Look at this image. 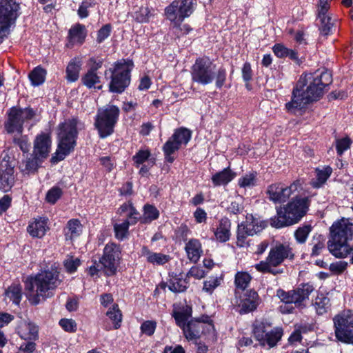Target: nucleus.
Wrapping results in <instances>:
<instances>
[{"label":"nucleus","instance_id":"bb28decb","mask_svg":"<svg viewBox=\"0 0 353 353\" xmlns=\"http://www.w3.org/2000/svg\"><path fill=\"white\" fill-rule=\"evenodd\" d=\"M17 332L21 339L32 340L37 337L38 329L34 324L21 320L17 327Z\"/></svg>","mask_w":353,"mask_h":353},{"label":"nucleus","instance_id":"e433bc0d","mask_svg":"<svg viewBox=\"0 0 353 353\" xmlns=\"http://www.w3.org/2000/svg\"><path fill=\"white\" fill-rule=\"evenodd\" d=\"M179 148L180 145L170 137L163 147L165 161L169 163H172L174 160V157H172V154L177 151Z\"/></svg>","mask_w":353,"mask_h":353},{"label":"nucleus","instance_id":"9b49d317","mask_svg":"<svg viewBox=\"0 0 353 353\" xmlns=\"http://www.w3.org/2000/svg\"><path fill=\"white\" fill-rule=\"evenodd\" d=\"M336 339L345 343L353 344V313L344 310L336 315L334 319Z\"/></svg>","mask_w":353,"mask_h":353},{"label":"nucleus","instance_id":"39448f33","mask_svg":"<svg viewBox=\"0 0 353 353\" xmlns=\"http://www.w3.org/2000/svg\"><path fill=\"white\" fill-rule=\"evenodd\" d=\"M309 199L296 197L283 207L276 208V215L270 219V225L281 228L297 223L307 212Z\"/></svg>","mask_w":353,"mask_h":353},{"label":"nucleus","instance_id":"bf43d9fd","mask_svg":"<svg viewBox=\"0 0 353 353\" xmlns=\"http://www.w3.org/2000/svg\"><path fill=\"white\" fill-rule=\"evenodd\" d=\"M350 145L351 140L347 137L336 140V148L338 154L339 155H341L344 152V151L350 148Z\"/></svg>","mask_w":353,"mask_h":353},{"label":"nucleus","instance_id":"2eb2a0df","mask_svg":"<svg viewBox=\"0 0 353 353\" xmlns=\"http://www.w3.org/2000/svg\"><path fill=\"white\" fill-rule=\"evenodd\" d=\"M121 254V250L119 245L114 243L105 245L99 263L107 275H113L116 273L120 263Z\"/></svg>","mask_w":353,"mask_h":353},{"label":"nucleus","instance_id":"0e129e2a","mask_svg":"<svg viewBox=\"0 0 353 353\" xmlns=\"http://www.w3.org/2000/svg\"><path fill=\"white\" fill-rule=\"evenodd\" d=\"M61 327L66 332H73L77 329V323L72 319H62L59 321Z\"/></svg>","mask_w":353,"mask_h":353},{"label":"nucleus","instance_id":"c756f323","mask_svg":"<svg viewBox=\"0 0 353 353\" xmlns=\"http://www.w3.org/2000/svg\"><path fill=\"white\" fill-rule=\"evenodd\" d=\"M118 213L121 216H125V220H129L131 225H134L137 223L139 212L134 208L132 203L128 202L123 203L118 209Z\"/></svg>","mask_w":353,"mask_h":353},{"label":"nucleus","instance_id":"6e6d98bb","mask_svg":"<svg viewBox=\"0 0 353 353\" xmlns=\"http://www.w3.org/2000/svg\"><path fill=\"white\" fill-rule=\"evenodd\" d=\"M62 190L58 187H53L46 194V199L48 203L54 204L61 197Z\"/></svg>","mask_w":353,"mask_h":353},{"label":"nucleus","instance_id":"a211bd4d","mask_svg":"<svg viewBox=\"0 0 353 353\" xmlns=\"http://www.w3.org/2000/svg\"><path fill=\"white\" fill-rule=\"evenodd\" d=\"M14 163L8 152L3 151L0 157V190L9 191L14 183Z\"/></svg>","mask_w":353,"mask_h":353},{"label":"nucleus","instance_id":"69168bd1","mask_svg":"<svg viewBox=\"0 0 353 353\" xmlns=\"http://www.w3.org/2000/svg\"><path fill=\"white\" fill-rule=\"evenodd\" d=\"M112 27L110 24H105L103 26L97 33V41L98 43L103 42L106 39L110 34Z\"/></svg>","mask_w":353,"mask_h":353},{"label":"nucleus","instance_id":"2f4dec72","mask_svg":"<svg viewBox=\"0 0 353 353\" xmlns=\"http://www.w3.org/2000/svg\"><path fill=\"white\" fill-rule=\"evenodd\" d=\"M188 286V281L181 274L171 278L168 284V289L173 292H183Z\"/></svg>","mask_w":353,"mask_h":353},{"label":"nucleus","instance_id":"ddd939ff","mask_svg":"<svg viewBox=\"0 0 353 353\" xmlns=\"http://www.w3.org/2000/svg\"><path fill=\"white\" fill-rule=\"evenodd\" d=\"M196 7V0H174L164 10L167 20L173 21L190 17Z\"/></svg>","mask_w":353,"mask_h":353},{"label":"nucleus","instance_id":"a18cd8bd","mask_svg":"<svg viewBox=\"0 0 353 353\" xmlns=\"http://www.w3.org/2000/svg\"><path fill=\"white\" fill-rule=\"evenodd\" d=\"M223 281L221 276H213L204 281L203 290L207 293L212 294L214 290L221 285Z\"/></svg>","mask_w":353,"mask_h":353},{"label":"nucleus","instance_id":"09e8293b","mask_svg":"<svg viewBox=\"0 0 353 353\" xmlns=\"http://www.w3.org/2000/svg\"><path fill=\"white\" fill-rule=\"evenodd\" d=\"M311 230L312 228L308 225L299 228L294 232L296 241L299 243H305Z\"/></svg>","mask_w":353,"mask_h":353},{"label":"nucleus","instance_id":"a878e982","mask_svg":"<svg viewBox=\"0 0 353 353\" xmlns=\"http://www.w3.org/2000/svg\"><path fill=\"white\" fill-rule=\"evenodd\" d=\"M185 250L188 259L193 263H196L203 253L201 243L195 239H190L186 243Z\"/></svg>","mask_w":353,"mask_h":353},{"label":"nucleus","instance_id":"603ef678","mask_svg":"<svg viewBox=\"0 0 353 353\" xmlns=\"http://www.w3.org/2000/svg\"><path fill=\"white\" fill-rule=\"evenodd\" d=\"M63 264L67 272L73 273L77 271L81 264V261L78 258L68 256L67 259L64 260Z\"/></svg>","mask_w":353,"mask_h":353},{"label":"nucleus","instance_id":"6ab92c4d","mask_svg":"<svg viewBox=\"0 0 353 353\" xmlns=\"http://www.w3.org/2000/svg\"><path fill=\"white\" fill-rule=\"evenodd\" d=\"M254 336L262 346L268 345L273 347L281 340L283 335V330L279 327H275L268 330L263 323L256 325L254 328Z\"/></svg>","mask_w":353,"mask_h":353},{"label":"nucleus","instance_id":"5701e85b","mask_svg":"<svg viewBox=\"0 0 353 353\" xmlns=\"http://www.w3.org/2000/svg\"><path fill=\"white\" fill-rule=\"evenodd\" d=\"M259 299L257 293L250 290L244 294L241 299L239 306L241 307L240 314H246L255 310L259 305Z\"/></svg>","mask_w":353,"mask_h":353},{"label":"nucleus","instance_id":"0eeeda50","mask_svg":"<svg viewBox=\"0 0 353 353\" xmlns=\"http://www.w3.org/2000/svg\"><path fill=\"white\" fill-rule=\"evenodd\" d=\"M294 254L290 246L288 244L277 243L270 250L265 261H261L254 265V268L260 272L271 273L274 275L283 272V270H274L285 259H292Z\"/></svg>","mask_w":353,"mask_h":353},{"label":"nucleus","instance_id":"f704fd0d","mask_svg":"<svg viewBox=\"0 0 353 353\" xmlns=\"http://www.w3.org/2000/svg\"><path fill=\"white\" fill-rule=\"evenodd\" d=\"M317 314H323L327 312L330 306V299L323 294H318L313 303Z\"/></svg>","mask_w":353,"mask_h":353},{"label":"nucleus","instance_id":"338daca9","mask_svg":"<svg viewBox=\"0 0 353 353\" xmlns=\"http://www.w3.org/2000/svg\"><path fill=\"white\" fill-rule=\"evenodd\" d=\"M150 12L147 8L141 7L134 13V17L140 23H144L148 21Z\"/></svg>","mask_w":353,"mask_h":353},{"label":"nucleus","instance_id":"052dcab7","mask_svg":"<svg viewBox=\"0 0 353 353\" xmlns=\"http://www.w3.org/2000/svg\"><path fill=\"white\" fill-rule=\"evenodd\" d=\"M157 327V323L153 321H146L141 325V332L148 335L151 336L154 334Z\"/></svg>","mask_w":353,"mask_h":353},{"label":"nucleus","instance_id":"864d4df0","mask_svg":"<svg viewBox=\"0 0 353 353\" xmlns=\"http://www.w3.org/2000/svg\"><path fill=\"white\" fill-rule=\"evenodd\" d=\"M95 5L94 0H84L81 3L77 13L80 18L84 19L88 17V9Z\"/></svg>","mask_w":353,"mask_h":353},{"label":"nucleus","instance_id":"c85d7f7f","mask_svg":"<svg viewBox=\"0 0 353 353\" xmlns=\"http://www.w3.org/2000/svg\"><path fill=\"white\" fill-rule=\"evenodd\" d=\"M235 176L236 173L230 168H227L212 175V181L214 186L225 185L232 181Z\"/></svg>","mask_w":353,"mask_h":353},{"label":"nucleus","instance_id":"58836bf2","mask_svg":"<svg viewBox=\"0 0 353 353\" xmlns=\"http://www.w3.org/2000/svg\"><path fill=\"white\" fill-rule=\"evenodd\" d=\"M321 21L319 30L321 34L324 36H327L331 34L334 28V21H332L331 17L327 15L318 16Z\"/></svg>","mask_w":353,"mask_h":353},{"label":"nucleus","instance_id":"1a4fd4ad","mask_svg":"<svg viewBox=\"0 0 353 353\" xmlns=\"http://www.w3.org/2000/svg\"><path fill=\"white\" fill-rule=\"evenodd\" d=\"M134 66L130 60H121L115 63L113 68H109L105 74L111 73V81L109 84V90L111 92L121 93L130 85V72Z\"/></svg>","mask_w":353,"mask_h":353},{"label":"nucleus","instance_id":"f8f14e48","mask_svg":"<svg viewBox=\"0 0 353 353\" xmlns=\"http://www.w3.org/2000/svg\"><path fill=\"white\" fill-rule=\"evenodd\" d=\"M35 117L34 111L29 108L21 109L12 108L8 114V119L5 128L8 133L17 132L21 134L23 124L32 121Z\"/></svg>","mask_w":353,"mask_h":353},{"label":"nucleus","instance_id":"13d9d810","mask_svg":"<svg viewBox=\"0 0 353 353\" xmlns=\"http://www.w3.org/2000/svg\"><path fill=\"white\" fill-rule=\"evenodd\" d=\"M347 262L344 261H339L334 263H332L330 265L329 269L332 273L335 274H340L347 269Z\"/></svg>","mask_w":353,"mask_h":353},{"label":"nucleus","instance_id":"e2e57ef3","mask_svg":"<svg viewBox=\"0 0 353 353\" xmlns=\"http://www.w3.org/2000/svg\"><path fill=\"white\" fill-rule=\"evenodd\" d=\"M150 156V152L148 150H140L134 157V163L139 166L145 162Z\"/></svg>","mask_w":353,"mask_h":353},{"label":"nucleus","instance_id":"4be33fe9","mask_svg":"<svg viewBox=\"0 0 353 353\" xmlns=\"http://www.w3.org/2000/svg\"><path fill=\"white\" fill-rule=\"evenodd\" d=\"M215 239L220 243L228 241L231 236V221L227 217L221 218L213 230Z\"/></svg>","mask_w":353,"mask_h":353},{"label":"nucleus","instance_id":"4468645a","mask_svg":"<svg viewBox=\"0 0 353 353\" xmlns=\"http://www.w3.org/2000/svg\"><path fill=\"white\" fill-rule=\"evenodd\" d=\"M267 223L259 218L254 217L252 214H248L245 222L238 225L237 228V245L240 247L244 245L245 239L248 236H253L261 232Z\"/></svg>","mask_w":353,"mask_h":353},{"label":"nucleus","instance_id":"6e6552de","mask_svg":"<svg viewBox=\"0 0 353 353\" xmlns=\"http://www.w3.org/2000/svg\"><path fill=\"white\" fill-rule=\"evenodd\" d=\"M119 112V108L114 105H107L98 109L94 124L100 138L105 139L114 132Z\"/></svg>","mask_w":353,"mask_h":353},{"label":"nucleus","instance_id":"8fccbe9b","mask_svg":"<svg viewBox=\"0 0 353 353\" xmlns=\"http://www.w3.org/2000/svg\"><path fill=\"white\" fill-rule=\"evenodd\" d=\"M158 217L159 211L155 207L150 205H145L143 216L144 222H150L153 220L157 219Z\"/></svg>","mask_w":353,"mask_h":353},{"label":"nucleus","instance_id":"de8ad7c7","mask_svg":"<svg viewBox=\"0 0 353 353\" xmlns=\"http://www.w3.org/2000/svg\"><path fill=\"white\" fill-rule=\"evenodd\" d=\"M41 161H42V159H37L35 156L32 158H28L23 162L21 165L23 172H26V173L34 172L37 169Z\"/></svg>","mask_w":353,"mask_h":353},{"label":"nucleus","instance_id":"5fc2aeb1","mask_svg":"<svg viewBox=\"0 0 353 353\" xmlns=\"http://www.w3.org/2000/svg\"><path fill=\"white\" fill-rule=\"evenodd\" d=\"M190 314L186 311L174 312L173 316L176 321V324L184 330V327H186V321H188Z\"/></svg>","mask_w":353,"mask_h":353},{"label":"nucleus","instance_id":"dca6fc26","mask_svg":"<svg viewBox=\"0 0 353 353\" xmlns=\"http://www.w3.org/2000/svg\"><path fill=\"white\" fill-rule=\"evenodd\" d=\"M214 331L212 321L208 316H203L199 319L191 320L184 327L183 334L188 341L199 339L203 334Z\"/></svg>","mask_w":353,"mask_h":353},{"label":"nucleus","instance_id":"7ed1b4c3","mask_svg":"<svg viewBox=\"0 0 353 353\" xmlns=\"http://www.w3.org/2000/svg\"><path fill=\"white\" fill-rule=\"evenodd\" d=\"M331 239L327 242L330 252L336 258L344 259L350 255L353 239V223L342 219L334 222L330 228Z\"/></svg>","mask_w":353,"mask_h":353},{"label":"nucleus","instance_id":"a19ab883","mask_svg":"<svg viewBox=\"0 0 353 353\" xmlns=\"http://www.w3.org/2000/svg\"><path fill=\"white\" fill-rule=\"evenodd\" d=\"M332 168L327 167L323 170L316 169V180L312 182V185L314 188L321 187L329 178L332 173Z\"/></svg>","mask_w":353,"mask_h":353},{"label":"nucleus","instance_id":"aec40b11","mask_svg":"<svg viewBox=\"0 0 353 353\" xmlns=\"http://www.w3.org/2000/svg\"><path fill=\"white\" fill-rule=\"evenodd\" d=\"M299 187L300 183L298 181H294L288 187L281 183H275L268 187L267 194L269 199L272 202L275 203H283L286 201Z\"/></svg>","mask_w":353,"mask_h":353},{"label":"nucleus","instance_id":"680f3d73","mask_svg":"<svg viewBox=\"0 0 353 353\" xmlns=\"http://www.w3.org/2000/svg\"><path fill=\"white\" fill-rule=\"evenodd\" d=\"M206 275V272L201 267L199 266H193L192 267L188 272L187 273V276L193 277L196 279H201Z\"/></svg>","mask_w":353,"mask_h":353},{"label":"nucleus","instance_id":"473e14b6","mask_svg":"<svg viewBox=\"0 0 353 353\" xmlns=\"http://www.w3.org/2000/svg\"><path fill=\"white\" fill-rule=\"evenodd\" d=\"M82 232V225L77 219H71L68 222L65 232L66 239H73L79 236Z\"/></svg>","mask_w":353,"mask_h":353},{"label":"nucleus","instance_id":"72a5a7b5","mask_svg":"<svg viewBox=\"0 0 353 353\" xmlns=\"http://www.w3.org/2000/svg\"><path fill=\"white\" fill-rule=\"evenodd\" d=\"M81 66V61L79 59H74L69 63L66 69L68 81L74 82L78 79Z\"/></svg>","mask_w":353,"mask_h":353},{"label":"nucleus","instance_id":"4d7b16f0","mask_svg":"<svg viewBox=\"0 0 353 353\" xmlns=\"http://www.w3.org/2000/svg\"><path fill=\"white\" fill-rule=\"evenodd\" d=\"M312 255L318 256L324 248V239L319 235L316 238L314 237L312 242Z\"/></svg>","mask_w":353,"mask_h":353},{"label":"nucleus","instance_id":"393cba45","mask_svg":"<svg viewBox=\"0 0 353 353\" xmlns=\"http://www.w3.org/2000/svg\"><path fill=\"white\" fill-rule=\"evenodd\" d=\"M48 229V219L40 217L31 221L27 230L32 237L42 238Z\"/></svg>","mask_w":353,"mask_h":353},{"label":"nucleus","instance_id":"c03bdc74","mask_svg":"<svg viewBox=\"0 0 353 353\" xmlns=\"http://www.w3.org/2000/svg\"><path fill=\"white\" fill-rule=\"evenodd\" d=\"M251 279V276L247 272H238L235 275L234 283L238 289L244 290L248 286Z\"/></svg>","mask_w":353,"mask_h":353},{"label":"nucleus","instance_id":"cd10ccee","mask_svg":"<svg viewBox=\"0 0 353 353\" xmlns=\"http://www.w3.org/2000/svg\"><path fill=\"white\" fill-rule=\"evenodd\" d=\"M86 35L87 31L85 26L80 23L75 24L69 30V41L72 44L81 45L84 42Z\"/></svg>","mask_w":353,"mask_h":353},{"label":"nucleus","instance_id":"9d476101","mask_svg":"<svg viewBox=\"0 0 353 353\" xmlns=\"http://www.w3.org/2000/svg\"><path fill=\"white\" fill-rule=\"evenodd\" d=\"M19 8L15 0H0V43L19 17Z\"/></svg>","mask_w":353,"mask_h":353},{"label":"nucleus","instance_id":"c9c22d12","mask_svg":"<svg viewBox=\"0 0 353 353\" xmlns=\"http://www.w3.org/2000/svg\"><path fill=\"white\" fill-rule=\"evenodd\" d=\"M5 294L13 303L19 305L22 297V288L19 284H13L6 290Z\"/></svg>","mask_w":353,"mask_h":353},{"label":"nucleus","instance_id":"f3484780","mask_svg":"<svg viewBox=\"0 0 353 353\" xmlns=\"http://www.w3.org/2000/svg\"><path fill=\"white\" fill-rule=\"evenodd\" d=\"M314 288L308 283L303 284L295 290L285 292L283 290L279 289L276 291V296L281 301L287 302H293L297 307L304 306V301L309 299L310 295L314 291Z\"/></svg>","mask_w":353,"mask_h":353},{"label":"nucleus","instance_id":"f03ea898","mask_svg":"<svg viewBox=\"0 0 353 353\" xmlns=\"http://www.w3.org/2000/svg\"><path fill=\"white\" fill-rule=\"evenodd\" d=\"M57 265L54 263L47 270L29 276L25 281V290L29 301L33 305L52 297L61 284Z\"/></svg>","mask_w":353,"mask_h":353},{"label":"nucleus","instance_id":"412c9836","mask_svg":"<svg viewBox=\"0 0 353 353\" xmlns=\"http://www.w3.org/2000/svg\"><path fill=\"white\" fill-rule=\"evenodd\" d=\"M51 139L48 134H38L34 141L33 155L37 159H44L48 157L51 148Z\"/></svg>","mask_w":353,"mask_h":353},{"label":"nucleus","instance_id":"f257e3e1","mask_svg":"<svg viewBox=\"0 0 353 353\" xmlns=\"http://www.w3.org/2000/svg\"><path fill=\"white\" fill-rule=\"evenodd\" d=\"M332 81V74L327 71L301 76L292 91L291 101L285 103L287 111L295 113L308 103L319 100L323 94L324 88Z\"/></svg>","mask_w":353,"mask_h":353},{"label":"nucleus","instance_id":"37998d69","mask_svg":"<svg viewBox=\"0 0 353 353\" xmlns=\"http://www.w3.org/2000/svg\"><path fill=\"white\" fill-rule=\"evenodd\" d=\"M130 225L131 224L129 220H125L121 223H115L114 225L115 237L118 240L123 241L128 237Z\"/></svg>","mask_w":353,"mask_h":353},{"label":"nucleus","instance_id":"ea45409f","mask_svg":"<svg viewBox=\"0 0 353 353\" xmlns=\"http://www.w3.org/2000/svg\"><path fill=\"white\" fill-rule=\"evenodd\" d=\"M171 138L180 146L182 144L186 145L191 139V132L187 128H181L175 130Z\"/></svg>","mask_w":353,"mask_h":353},{"label":"nucleus","instance_id":"4c0bfd02","mask_svg":"<svg viewBox=\"0 0 353 353\" xmlns=\"http://www.w3.org/2000/svg\"><path fill=\"white\" fill-rule=\"evenodd\" d=\"M185 19H177L176 20L169 21L171 23L172 29L178 37L188 34L192 31V28L188 23H183Z\"/></svg>","mask_w":353,"mask_h":353},{"label":"nucleus","instance_id":"774afa93","mask_svg":"<svg viewBox=\"0 0 353 353\" xmlns=\"http://www.w3.org/2000/svg\"><path fill=\"white\" fill-rule=\"evenodd\" d=\"M288 50V48L281 43L275 44L272 48L274 54L279 58L287 57Z\"/></svg>","mask_w":353,"mask_h":353},{"label":"nucleus","instance_id":"3c124183","mask_svg":"<svg viewBox=\"0 0 353 353\" xmlns=\"http://www.w3.org/2000/svg\"><path fill=\"white\" fill-rule=\"evenodd\" d=\"M107 316L115 324V328H118L121 321L122 315L117 305H113L106 313Z\"/></svg>","mask_w":353,"mask_h":353},{"label":"nucleus","instance_id":"20e7f679","mask_svg":"<svg viewBox=\"0 0 353 353\" xmlns=\"http://www.w3.org/2000/svg\"><path fill=\"white\" fill-rule=\"evenodd\" d=\"M81 123L76 119L64 121L58 125V146L52 158L54 163L63 160L74 148L78 129Z\"/></svg>","mask_w":353,"mask_h":353},{"label":"nucleus","instance_id":"423d86ee","mask_svg":"<svg viewBox=\"0 0 353 353\" xmlns=\"http://www.w3.org/2000/svg\"><path fill=\"white\" fill-rule=\"evenodd\" d=\"M192 81L201 85L211 83L216 80V85L221 88L226 79V70L219 68L217 70L209 59L205 58L196 59L192 68Z\"/></svg>","mask_w":353,"mask_h":353},{"label":"nucleus","instance_id":"49530a36","mask_svg":"<svg viewBox=\"0 0 353 353\" xmlns=\"http://www.w3.org/2000/svg\"><path fill=\"white\" fill-rule=\"evenodd\" d=\"M256 183V176L254 173L245 174L239 179L238 184L242 188H250Z\"/></svg>","mask_w":353,"mask_h":353},{"label":"nucleus","instance_id":"b1692460","mask_svg":"<svg viewBox=\"0 0 353 353\" xmlns=\"http://www.w3.org/2000/svg\"><path fill=\"white\" fill-rule=\"evenodd\" d=\"M140 256L143 257L148 263L154 265H162L168 263L170 257L169 255L160 252H154L147 247H143L141 250Z\"/></svg>","mask_w":353,"mask_h":353},{"label":"nucleus","instance_id":"79ce46f5","mask_svg":"<svg viewBox=\"0 0 353 353\" xmlns=\"http://www.w3.org/2000/svg\"><path fill=\"white\" fill-rule=\"evenodd\" d=\"M46 72L41 67H36L29 74L30 80L33 85L37 86L42 84L46 78Z\"/></svg>","mask_w":353,"mask_h":353},{"label":"nucleus","instance_id":"7c9ffc66","mask_svg":"<svg viewBox=\"0 0 353 353\" xmlns=\"http://www.w3.org/2000/svg\"><path fill=\"white\" fill-rule=\"evenodd\" d=\"M82 82L88 88H94L98 90L102 88V85H97L100 83V77L98 76L95 69L88 70L82 77Z\"/></svg>","mask_w":353,"mask_h":353}]
</instances>
